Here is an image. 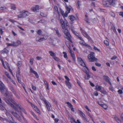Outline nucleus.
<instances>
[{
    "instance_id": "nucleus-15",
    "label": "nucleus",
    "mask_w": 123,
    "mask_h": 123,
    "mask_svg": "<svg viewBox=\"0 0 123 123\" xmlns=\"http://www.w3.org/2000/svg\"><path fill=\"white\" fill-rule=\"evenodd\" d=\"M110 7L111 6H114L116 4V1L115 0H109Z\"/></svg>"
},
{
    "instance_id": "nucleus-57",
    "label": "nucleus",
    "mask_w": 123,
    "mask_h": 123,
    "mask_svg": "<svg viewBox=\"0 0 123 123\" xmlns=\"http://www.w3.org/2000/svg\"><path fill=\"white\" fill-rule=\"evenodd\" d=\"M34 74L35 75V76L37 78H38L39 77V76L37 74V73L36 72H35V73Z\"/></svg>"
},
{
    "instance_id": "nucleus-38",
    "label": "nucleus",
    "mask_w": 123,
    "mask_h": 123,
    "mask_svg": "<svg viewBox=\"0 0 123 123\" xmlns=\"http://www.w3.org/2000/svg\"><path fill=\"white\" fill-rule=\"evenodd\" d=\"M31 113L32 114V115L36 118L37 120H39V119L38 118L36 115L33 112L31 111Z\"/></svg>"
},
{
    "instance_id": "nucleus-1",
    "label": "nucleus",
    "mask_w": 123,
    "mask_h": 123,
    "mask_svg": "<svg viewBox=\"0 0 123 123\" xmlns=\"http://www.w3.org/2000/svg\"><path fill=\"white\" fill-rule=\"evenodd\" d=\"M4 100L5 101L7 104L10 106L12 107L16 111L18 112H19V111L18 110L17 108L15 107L14 105L12 103H13L17 106L18 108L19 109L21 110L23 109V108L22 107L21 105L19 104H17L16 102L13 99L11 98L9 99L6 98H4Z\"/></svg>"
},
{
    "instance_id": "nucleus-33",
    "label": "nucleus",
    "mask_w": 123,
    "mask_h": 123,
    "mask_svg": "<svg viewBox=\"0 0 123 123\" xmlns=\"http://www.w3.org/2000/svg\"><path fill=\"white\" fill-rule=\"evenodd\" d=\"M71 56L72 57L73 60L75 61V57L74 53H71Z\"/></svg>"
},
{
    "instance_id": "nucleus-59",
    "label": "nucleus",
    "mask_w": 123,
    "mask_h": 123,
    "mask_svg": "<svg viewBox=\"0 0 123 123\" xmlns=\"http://www.w3.org/2000/svg\"><path fill=\"white\" fill-rule=\"evenodd\" d=\"M30 70L31 72V73H33L34 74L35 73V72H36V71H34L33 70L32 68L31 67L30 68Z\"/></svg>"
},
{
    "instance_id": "nucleus-21",
    "label": "nucleus",
    "mask_w": 123,
    "mask_h": 123,
    "mask_svg": "<svg viewBox=\"0 0 123 123\" xmlns=\"http://www.w3.org/2000/svg\"><path fill=\"white\" fill-rule=\"evenodd\" d=\"M91 74V72L89 73H87L86 75L87 76H85V78L86 80H89V78L90 77V74Z\"/></svg>"
},
{
    "instance_id": "nucleus-49",
    "label": "nucleus",
    "mask_w": 123,
    "mask_h": 123,
    "mask_svg": "<svg viewBox=\"0 0 123 123\" xmlns=\"http://www.w3.org/2000/svg\"><path fill=\"white\" fill-rule=\"evenodd\" d=\"M104 43L106 46H108L109 45V42L107 40L105 41H104Z\"/></svg>"
},
{
    "instance_id": "nucleus-6",
    "label": "nucleus",
    "mask_w": 123,
    "mask_h": 123,
    "mask_svg": "<svg viewBox=\"0 0 123 123\" xmlns=\"http://www.w3.org/2000/svg\"><path fill=\"white\" fill-rule=\"evenodd\" d=\"M102 4L105 7H110L109 0L103 1Z\"/></svg>"
},
{
    "instance_id": "nucleus-24",
    "label": "nucleus",
    "mask_w": 123,
    "mask_h": 123,
    "mask_svg": "<svg viewBox=\"0 0 123 123\" xmlns=\"http://www.w3.org/2000/svg\"><path fill=\"white\" fill-rule=\"evenodd\" d=\"M11 9L14 10H15L16 7V5H15L12 4L11 5Z\"/></svg>"
},
{
    "instance_id": "nucleus-36",
    "label": "nucleus",
    "mask_w": 123,
    "mask_h": 123,
    "mask_svg": "<svg viewBox=\"0 0 123 123\" xmlns=\"http://www.w3.org/2000/svg\"><path fill=\"white\" fill-rule=\"evenodd\" d=\"M66 103L68 104V107H69L70 108L71 107H73V105L70 102H66Z\"/></svg>"
},
{
    "instance_id": "nucleus-41",
    "label": "nucleus",
    "mask_w": 123,
    "mask_h": 123,
    "mask_svg": "<svg viewBox=\"0 0 123 123\" xmlns=\"http://www.w3.org/2000/svg\"><path fill=\"white\" fill-rule=\"evenodd\" d=\"M5 74L7 77L10 80H12L11 78L10 77L8 73L7 72H5Z\"/></svg>"
},
{
    "instance_id": "nucleus-58",
    "label": "nucleus",
    "mask_w": 123,
    "mask_h": 123,
    "mask_svg": "<svg viewBox=\"0 0 123 123\" xmlns=\"http://www.w3.org/2000/svg\"><path fill=\"white\" fill-rule=\"evenodd\" d=\"M78 38L80 40L84 41L83 39L80 36V35H79V36H78Z\"/></svg>"
},
{
    "instance_id": "nucleus-50",
    "label": "nucleus",
    "mask_w": 123,
    "mask_h": 123,
    "mask_svg": "<svg viewBox=\"0 0 123 123\" xmlns=\"http://www.w3.org/2000/svg\"><path fill=\"white\" fill-rule=\"evenodd\" d=\"M42 32V31L40 30H38L37 32V34L39 35H41Z\"/></svg>"
},
{
    "instance_id": "nucleus-63",
    "label": "nucleus",
    "mask_w": 123,
    "mask_h": 123,
    "mask_svg": "<svg viewBox=\"0 0 123 123\" xmlns=\"http://www.w3.org/2000/svg\"><path fill=\"white\" fill-rule=\"evenodd\" d=\"M95 65L98 66V67H100L101 66V64L100 63H98L96 62L95 63Z\"/></svg>"
},
{
    "instance_id": "nucleus-16",
    "label": "nucleus",
    "mask_w": 123,
    "mask_h": 123,
    "mask_svg": "<svg viewBox=\"0 0 123 123\" xmlns=\"http://www.w3.org/2000/svg\"><path fill=\"white\" fill-rule=\"evenodd\" d=\"M22 64V62L21 61H19L18 62L17 66L18 67V72H20V68H19L20 67Z\"/></svg>"
},
{
    "instance_id": "nucleus-54",
    "label": "nucleus",
    "mask_w": 123,
    "mask_h": 123,
    "mask_svg": "<svg viewBox=\"0 0 123 123\" xmlns=\"http://www.w3.org/2000/svg\"><path fill=\"white\" fill-rule=\"evenodd\" d=\"M98 104L100 105L101 107L103 105V102H97Z\"/></svg>"
},
{
    "instance_id": "nucleus-31",
    "label": "nucleus",
    "mask_w": 123,
    "mask_h": 123,
    "mask_svg": "<svg viewBox=\"0 0 123 123\" xmlns=\"http://www.w3.org/2000/svg\"><path fill=\"white\" fill-rule=\"evenodd\" d=\"M63 54H64V57L65 58H66V59L67 60L68 59V58L67 57L66 53L65 52H63Z\"/></svg>"
},
{
    "instance_id": "nucleus-61",
    "label": "nucleus",
    "mask_w": 123,
    "mask_h": 123,
    "mask_svg": "<svg viewBox=\"0 0 123 123\" xmlns=\"http://www.w3.org/2000/svg\"><path fill=\"white\" fill-rule=\"evenodd\" d=\"M6 44L7 46H13V43H6Z\"/></svg>"
},
{
    "instance_id": "nucleus-43",
    "label": "nucleus",
    "mask_w": 123,
    "mask_h": 123,
    "mask_svg": "<svg viewBox=\"0 0 123 123\" xmlns=\"http://www.w3.org/2000/svg\"><path fill=\"white\" fill-rule=\"evenodd\" d=\"M3 51L5 53H7L8 52L9 50L7 48H5L3 50Z\"/></svg>"
},
{
    "instance_id": "nucleus-17",
    "label": "nucleus",
    "mask_w": 123,
    "mask_h": 123,
    "mask_svg": "<svg viewBox=\"0 0 123 123\" xmlns=\"http://www.w3.org/2000/svg\"><path fill=\"white\" fill-rule=\"evenodd\" d=\"M2 104H0V110L1 111H3L5 109L6 105L4 104L2 105Z\"/></svg>"
},
{
    "instance_id": "nucleus-25",
    "label": "nucleus",
    "mask_w": 123,
    "mask_h": 123,
    "mask_svg": "<svg viewBox=\"0 0 123 123\" xmlns=\"http://www.w3.org/2000/svg\"><path fill=\"white\" fill-rule=\"evenodd\" d=\"M33 108L38 113H40V111L36 106L35 105Z\"/></svg>"
},
{
    "instance_id": "nucleus-28",
    "label": "nucleus",
    "mask_w": 123,
    "mask_h": 123,
    "mask_svg": "<svg viewBox=\"0 0 123 123\" xmlns=\"http://www.w3.org/2000/svg\"><path fill=\"white\" fill-rule=\"evenodd\" d=\"M0 60L1 61V62H2V64L4 67V68L5 69H6L7 68L6 66H5V63H4V62L3 60L1 58H0Z\"/></svg>"
},
{
    "instance_id": "nucleus-3",
    "label": "nucleus",
    "mask_w": 123,
    "mask_h": 123,
    "mask_svg": "<svg viewBox=\"0 0 123 123\" xmlns=\"http://www.w3.org/2000/svg\"><path fill=\"white\" fill-rule=\"evenodd\" d=\"M63 30V33H64L65 36H64L70 42L72 43V41L71 39V37L70 35V34L67 28Z\"/></svg>"
},
{
    "instance_id": "nucleus-22",
    "label": "nucleus",
    "mask_w": 123,
    "mask_h": 123,
    "mask_svg": "<svg viewBox=\"0 0 123 123\" xmlns=\"http://www.w3.org/2000/svg\"><path fill=\"white\" fill-rule=\"evenodd\" d=\"M49 53L50 54V55L52 56L53 58L56 55L52 51H49Z\"/></svg>"
},
{
    "instance_id": "nucleus-40",
    "label": "nucleus",
    "mask_w": 123,
    "mask_h": 123,
    "mask_svg": "<svg viewBox=\"0 0 123 123\" xmlns=\"http://www.w3.org/2000/svg\"><path fill=\"white\" fill-rule=\"evenodd\" d=\"M111 30H112L114 32H116L115 27L114 26H112L111 28Z\"/></svg>"
},
{
    "instance_id": "nucleus-44",
    "label": "nucleus",
    "mask_w": 123,
    "mask_h": 123,
    "mask_svg": "<svg viewBox=\"0 0 123 123\" xmlns=\"http://www.w3.org/2000/svg\"><path fill=\"white\" fill-rule=\"evenodd\" d=\"M102 107H103L104 109H106L107 108V105L105 104H103Z\"/></svg>"
},
{
    "instance_id": "nucleus-26",
    "label": "nucleus",
    "mask_w": 123,
    "mask_h": 123,
    "mask_svg": "<svg viewBox=\"0 0 123 123\" xmlns=\"http://www.w3.org/2000/svg\"><path fill=\"white\" fill-rule=\"evenodd\" d=\"M79 114L82 117L84 118H85V116L84 113H83L81 111L79 110Z\"/></svg>"
},
{
    "instance_id": "nucleus-12",
    "label": "nucleus",
    "mask_w": 123,
    "mask_h": 123,
    "mask_svg": "<svg viewBox=\"0 0 123 123\" xmlns=\"http://www.w3.org/2000/svg\"><path fill=\"white\" fill-rule=\"evenodd\" d=\"M103 79L106 82L109 83L111 85V83L110 81V79L109 77L106 75H104L103 76Z\"/></svg>"
},
{
    "instance_id": "nucleus-5",
    "label": "nucleus",
    "mask_w": 123,
    "mask_h": 123,
    "mask_svg": "<svg viewBox=\"0 0 123 123\" xmlns=\"http://www.w3.org/2000/svg\"><path fill=\"white\" fill-rule=\"evenodd\" d=\"M9 87L11 91L16 96V97L18 98L19 99L20 98V96L17 94L16 91L14 88L11 85H10L9 86Z\"/></svg>"
},
{
    "instance_id": "nucleus-48",
    "label": "nucleus",
    "mask_w": 123,
    "mask_h": 123,
    "mask_svg": "<svg viewBox=\"0 0 123 123\" xmlns=\"http://www.w3.org/2000/svg\"><path fill=\"white\" fill-rule=\"evenodd\" d=\"M80 1H77V7L78 8H79V9L80 8Z\"/></svg>"
},
{
    "instance_id": "nucleus-64",
    "label": "nucleus",
    "mask_w": 123,
    "mask_h": 123,
    "mask_svg": "<svg viewBox=\"0 0 123 123\" xmlns=\"http://www.w3.org/2000/svg\"><path fill=\"white\" fill-rule=\"evenodd\" d=\"M119 94H122L123 93V91L119 89L118 91Z\"/></svg>"
},
{
    "instance_id": "nucleus-19",
    "label": "nucleus",
    "mask_w": 123,
    "mask_h": 123,
    "mask_svg": "<svg viewBox=\"0 0 123 123\" xmlns=\"http://www.w3.org/2000/svg\"><path fill=\"white\" fill-rule=\"evenodd\" d=\"M6 116L8 117L10 119V118H11L12 119V121H14V120L13 119L12 116L7 111H6Z\"/></svg>"
},
{
    "instance_id": "nucleus-9",
    "label": "nucleus",
    "mask_w": 123,
    "mask_h": 123,
    "mask_svg": "<svg viewBox=\"0 0 123 123\" xmlns=\"http://www.w3.org/2000/svg\"><path fill=\"white\" fill-rule=\"evenodd\" d=\"M80 30L82 34L85 37L88 38L90 37L88 35L86 31L83 30L82 28H80Z\"/></svg>"
},
{
    "instance_id": "nucleus-11",
    "label": "nucleus",
    "mask_w": 123,
    "mask_h": 123,
    "mask_svg": "<svg viewBox=\"0 0 123 123\" xmlns=\"http://www.w3.org/2000/svg\"><path fill=\"white\" fill-rule=\"evenodd\" d=\"M16 76L18 82L21 83V75L20 74V72H17L16 73Z\"/></svg>"
},
{
    "instance_id": "nucleus-23",
    "label": "nucleus",
    "mask_w": 123,
    "mask_h": 123,
    "mask_svg": "<svg viewBox=\"0 0 123 123\" xmlns=\"http://www.w3.org/2000/svg\"><path fill=\"white\" fill-rule=\"evenodd\" d=\"M54 29L56 31V33L57 36L59 37H60L61 36V35L60 34L57 28H55Z\"/></svg>"
},
{
    "instance_id": "nucleus-13",
    "label": "nucleus",
    "mask_w": 123,
    "mask_h": 123,
    "mask_svg": "<svg viewBox=\"0 0 123 123\" xmlns=\"http://www.w3.org/2000/svg\"><path fill=\"white\" fill-rule=\"evenodd\" d=\"M44 102L46 106L48 111H50V105L48 102H47L45 100H44Z\"/></svg>"
},
{
    "instance_id": "nucleus-29",
    "label": "nucleus",
    "mask_w": 123,
    "mask_h": 123,
    "mask_svg": "<svg viewBox=\"0 0 123 123\" xmlns=\"http://www.w3.org/2000/svg\"><path fill=\"white\" fill-rule=\"evenodd\" d=\"M12 114L16 118L19 115H18L17 113L13 111H12L11 112Z\"/></svg>"
},
{
    "instance_id": "nucleus-20",
    "label": "nucleus",
    "mask_w": 123,
    "mask_h": 123,
    "mask_svg": "<svg viewBox=\"0 0 123 123\" xmlns=\"http://www.w3.org/2000/svg\"><path fill=\"white\" fill-rule=\"evenodd\" d=\"M68 18L71 21H72L75 20V18L73 15H70L68 17Z\"/></svg>"
},
{
    "instance_id": "nucleus-45",
    "label": "nucleus",
    "mask_w": 123,
    "mask_h": 123,
    "mask_svg": "<svg viewBox=\"0 0 123 123\" xmlns=\"http://www.w3.org/2000/svg\"><path fill=\"white\" fill-rule=\"evenodd\" d=\"M110 14L111 16H112L113 17H115V14L112 12H110Z\"/></svg>"
},
{
    "instance_id": "nucleus-60",
    "label": "nucleus",
    "mask_w": 123,
    "mask_h": 123,
    "mask_svg": "<svg viewBox=\"0 0 123 123\" xmlns=\"http://www.w3.org/2000/svg\"><path fill=\"white\" fill-rule=\"evenodd\" d=\"M9 21L12 23H14L15 22H16V21L14 20H13L12 19H9Z\"/></svg>"
},
{
    "instance_id": "nucleus-53",
    "label": "nucleus",
    "mask_w": 123,
    "mask_h": 123,
    "mask_svg": "<svg viewBox=\"0 0 123 123\" xmlns=\"http://www.w3.org/2000/svg\"><path fill=\"white\" fill-rule=\"evenodd\" d=\"M99 10L101 12H106V11L105 9H103L101 8L99 9Z\"/></svg>"
},
{
    "instance_id": "nucleus-27",
    "label": "nucleus",
    "mask_w": 123,
    "mask_h": 123,
    "mask_svg": "<svg viewBox=\"0 0 123 123\" xmlns=\"http://www.w3.org/2000/svg\"><path fill=\"white\" fill-rule=\"evenodd\" d=\"M114 118H115V119L118 123H120L121 122V120L118 117H117L115 116H114Z\"/></svg>"
},
{
    "instance_id": "nucleus-46",
    "label": "nucleus",
    "mask_w": 123,
    "mask_h": 123,
    "mask_svg": "<svg viewBox=\"0 0 123 123\" xmlns=\"http://www.w3.org/2000/svg\"><path fill=\"white\" fill-rule=\"evenodd\" d=\"M47 37L46 36H44L43 38H41V42L43 40H45L47 39Z\"/></svg>"
},
{
    "instance_id": "nucleus-32",
    "label": "nucleus",
    "mask_w": 123,
    "mask_h": 123,
    "mask_svg": "<svg viewBox=\"0 0 123 123\" xmlns=\"http://www.w3.org/2000/svg\"><path fill=\"white\" fill-rule=\"evenodd\" d=\"M36 41L39 42H41V38L39 37H37L36 38Z\"/></svg>"
},
{
    "instance_id": "nucleus-34",
    "label": "nucleus",
    "mask_w": 123,
    "mask_h": 123,
    "mask_svg": "<svg viewBox=\"0 0 123 123\" xmlns=\"http://www.w3.org/2000/svg\"><path fill=\"white\" fill-rule=\"evenodd\" d=\"M96 89L99 90L100 91L101 90V86L98 85L96 86Z\"/></svg>"
},
{
    "instance_id": "nucleus-35",
    "label": "nucleus",
    "mask_w": 123,
    "mask_h": 123,
    "mask_svg": "<svg viewBox=\"0 0 123 123\" xmlns=\"http://www.w3.org/2000/svg\"><path fill=\"white\" fill-rule=\"evenodd\" d=\"M53 58L56 61L58 62L60 61V59H59L56 56H55Z\"/></svg>"
},
{
    "instance_id": "nucleus-7",
    "label": "nucleus",
    "mask_w": 123,
    "mask_h": 123,
    "mask_svg": "<svg viewBox=\"0 0 123 123\" xmlns=\"http://www.w3.org/2000/svg\"><path fill=\"white\" fill-rule=\"evenodd\" d=\"M6 87L4 84L0 80V91L3 93V91L5 89Z\"/></svg>"
},
{
    "instance_id": "nucleus-30",
    "label": "nucleus",
    "mask_w": 123,
    "mask_h": 123,
    "mask_svg": "<svg viewBox=\"0 0 123 123\" xmlns=\"http://www.w3.org/2000/svg\"><path fill=\"white\" fill-rule=\"evenodd\" d=\"M100 91L102 93L105 95L107 93L106 92L104 89L101 90H100Z\"/></svg>"
},
{
    "instance_id": "nucleus-37",
    "label": "nucleus",
    "mask_w": 123,
    "mask_h": 123,
    "mask_svg": "<svg viewBox=\"0 0 123 123\" xmlns=\"http://www.w3.org/2000/svg\"><path fill=\"white\" fill-rule=\"evenodd\" d=\"M67 11H66V12L65 13H63L62 12V14L63 16V17H67L68 15V14L67 13Z\"/></svg>"
},
{
    "instance_id": "nucleus-42",
    "label": "nucleus",
    "mask_w": 123,
    "mask_h": 123,
    "mask_svg": "<svg viewBox=\"0 0 123 123\" xmlns=\"http://www.w3.org/2000/svg\"><path fill=\"white\" fill-rule=\"evenodd\" d=\"M40 14L41 16L43 17H45L47 16L46 14L42 12H41Z\"/></svg>"
},
{
    "instance_id": "nucleus-10",
    "label": "nucleus",
    "mask_w": 123,
    "mask_h": 123,
    "mask_svg": "<svg viewBox=\"0 0 123 123\" xmlns=\"http://www.w3.org/2000/svg\"><path fill=\"white\" fill-rule=\"evenodd\" d=\"M5 90H6V92L5 93V95L6 96V98L7 97H11L12 96V94L11 92H9L7 91V90H6L5 88V89L3 91H5ZM4 93V92L3 93Z\"/></svg>"
},
{
    "instance_id": "nucleus-52",
    "label": "nucleus",
    "mask_w": 123,
    "mask_h": 123,
    "mask_svg": "<svg viewBox=\"0 0 123 123\" xmlns=\"http://www.w3.org/2000/svg\"><path fill=\"white\" fill-rule=\"evenodd\" d=\"M93 94L94 95L96 96H98V92L96 91H95L94 92Z\"/></svg>"
},
{
    "instance_id": "nucleus-14",
    "label": "nucleus",
    "mask_w": 123,
    "mask_h": 123,
    "mask_svg": "<svg viewBox=\"0 0 123 123\" xmlns=\"http://www.w3.org/2000/svg\"><path fill=\"white\" fill-rule=\"evenodd\" d=\"M13 46L17 47L21 43V42L19 40H18L16 42H13Z\"/></svg>"
},
{
    "instance_id": "nucleus-62",
    "label": "nucleus",
    "mask_w": 123,
    "mask_h": 123,
    "mask_svg": "<svg viewBox=\"0 0 123 123\" xmlns=\"http://www.w3.org/2000/svg\"><path fill=\"white\" fill-rule=\"evenodd\" d=\"M85 108L86 109H87L88 111H89L90 112H91V111L90 110V109H89L88 108V107L87 106V105H85Z\"/></svg>"
},
{
    "instance_id": "nucleus-2",
    "label": "nucleus",
    "mask_w": 123,
    "mask_h": 123,
    "mask_svg": "<svg viewBox=\"0 0 123 123\" xmlns=\"http://www.w3.org/2000/svg\"><path fill=\"white\" fill-rule=\"evenodd\" d=\"M20 14L18 15L17 17L18 18H25L27 16H28L30 13L27 11L23 10L20 12Z\"/></svg>"
},
{
    "instance_id": "nucleus-47",
    "label": "nucleus",
    "mask_w": 123,
    "mask_h": 123,
    "mask_svg": "<svg viewBox=\"0 0 123 123\" xmlns=\"http://www.w3.org/2000/svg\"><path fill=\"white\" fill-rule=\"evenodd\" d=\"M77 59L78 61L80 62L81 63H82V62H83V60L80 57H78Z\"/></svg>"
},
{
    "instance_id": "nucleus-55",
    "label": "nucleus",
    "mask_w": 123,
    "mask_h": 123,
    "mask_svg": "<svg viewBox=\"0 0 123 123\" xmlns=\"http://www.w3.org/2000/svg\"><path fill=\"white\" fill-rule=\"evenodd\" d=\"M85 21L87 23H90L89 20L88 18H85Z\"/></svg>"
},
{
    "instance_id": "nucleus-4",
    "label": "nucleus",
    "mask_w": 123,
    "mask_h": 123,
    "mask_svg": "<svg viewBox=\"0 0 123 123\" xmlns=\"http://www.w3.org/2000/svg\"><path fill=\"white\" fill-rule=\"evenodd\" d=\"M94 52H92L88 56V58L90 62H93L97 61L98 60L97 58H95L94 55Z\"/></svg>"
},
{
    "instance_id": "nucleus-18",
    "label": "nucleus",
    "mask_w": 123,
    "mask_h": 123,
    "mask_svg": "<svg viewBox=\"0 0 123 123\" xmlns=\"http://www.w3.org/2000/svg\"><path fill=\"white\" fill-rule=\"evenodd\" d=\"M65 83L67 86L68 87V88L70 89H71L72 87L71 85V84L69 81H65Z\"/></svg>"
},
{
    "instance_id": "nucleus-8",
    "label": "nucleus",
    "mask_w": 123,
    "mask_h": 123,
    "mask_svg": "<svg viewBox=\"0 0 123 123\" xmlns=\"http://www.w3.org/2000/svg\"><path fill=\"white\" fill-rule=\"evenodd\" d=\"M60 22L61 24L62 28L63 30L67 29V28L66 27L64 21H63V20L62 19H61L60 20Z\"/></svg>"
},
{
    "instance_id": "nucleus-39",
    "label": "nucleus",
    "mask_w": 123,
    "mask_h": 123,
    "mask_svg": "<svg viewBox=\"0 0 123 123\" xmlns=\"http://www.w3.org/2000/svg\"><path fill=\"white\" fill-rule=\"evenodd\" d=\"M66 9L67 10V13H69L71 10V9L67 6L66 7Z\"/></svg>"
},
{
    "instance_id": "nucleus-56",
    "label": "nucleus",
    "mask_w": 123,
    "mask_h": 123,
    "mask_svg": "<svg viewBox=\"0 0 123 123\" xmlns=\"http://www.w3.org/2000/svg\"><path fill=\"white\" fill-rule=\"evenodd\" d=\"M16 118L19 121H21V118L19 115L17 117H16Z\"/></svg>"
},
{
    "instance_id": "nucleus-51",
    "label": "nucleus",
    "mask_w": 123,
    "mask_h": 123,
    "mask_svg": "<svg viewBox=\"0 0 123 123\" xmlns=\"http://www.w3.org/2000/svg\"><path fill=\"white\" fill-rule=\"evenodd\" d=\"M33 58H31L30 60V63L31 64V65H32L33 63Z\"/></svg>"
}]
</instances>
